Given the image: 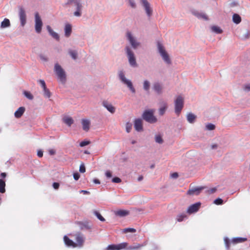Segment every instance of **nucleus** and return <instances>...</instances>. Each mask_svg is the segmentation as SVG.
<instances>
[{"label":"nucleus","mask_w":250,"mask_h":250,"mask_svg":"<svg viewBox=\"0 0 250 250\" xmlns=\"http://www.w3.org/2000/svg\"><path fill=\"white\" fill-rule=\"evenodd\" d=\"M69 54L71 56L72 59L75 60L77 59V53L76 51L72 50H69Z\"/></svg>","instance_id":"72a5a7b5"},{"label":"nucleus","mask_w":250,"mask_h":250,"mask_svg":"<svg viewBox=\"0 0 250 250\" xmlns=\"http://www.w3.org/2000/svg\"><path fill=\"white\" fill-rule=\"evenodd\" d=\"M55 71L58 78L62 83H65L66 81L65 73L61 65L56 63L55 65Z\"/></svg>","instance_id":"7ed1b4c3"},{"label":"nucleus","mask_w":250,"mask_h":250,"mask_svg":"<svg viewBox=\"0 0 250 250\" xmlns=\"http://www.w3.org/2000/svg\"><path fill=\"white\" fill-rule=\"evenodd\" d=\"M6 176V173L5 172H2L0 174V177L3 178H4Z\"/></svg>","instance_id":"0e129e2a"},{"label":"nucleus","mask_w":250,"mask_h":250,"mask_svg":"<svg viewBox=\"0 0 250 250\" xmlns=\"http://www.w3.org/2000/svg\"><path fill=\"white\" fill-rule=\"evenodd\" d=\"M153 89L158 94L162 93V86L159 83H155L153 85Z\"/></svg>","instance_id":"a878e982"},{"label":"nucleus","mask_w":250,"mask_h":250,"mask_svg":"<svg viewBox=\"0 0 250 250\" xmlns=\"http://www.w3.org/2000/svg\"><path fill=\"white\" fill-rule=\"evenodd\" d=\"M196 118V116L191 113L188 114L187 115V120L190 123H194Z\"/></svg>","instance_id":"bb28decb"},{"label":"nucleus","mask_w":250,"mask_h":250,"mask_svg":"<svg viewBox=\"0 0 250 250\" xmlns=\"http://www.w3.org/2000/svg\"><path fill=\"white\" fill-rule=\"evenodd\" d=\"M155 140L156 142L159 143V144H162L163 143V140L160 135H157L155 136Z\"/></svg>","instance_id":"c9c22d12"},{"label":"nucleus","mask_w":250,"mask_h":250,"mask_svg":"<svg viewBox=\"0 0 250 250\" xmlns=\"http://www.w3.org/2000/svg\"><path fill=\"white\" fill-rule=\"evenodd\" d=\"M79 171L81 173H84L85 171V167L83 164L81 165L80 167Z\"/></svg>","instance_id":"de8ad7c7"},{"label":"nucleus","mask_w":250,"mask_h":250,"mask_svg":"<svg viewBox=\"0 0 250 250\" xmlns=\"http://www.w3.org/2000/svg\"><path fill=\"white\" fill-rule=\"evenodd\" d=\"M216 190H217V188H211L208 189L207 191V193L208 194H212V193H214V192H215L216 191Z\"/></svg>","instance_id":"c03bdc74"},{"label":"nucleus","mask_w":250,"mask_h":250,"mask_svg":"<svg viewBox=\"0 0 250 250\" xmlns=\"http://www.w3.org/2000/svg\"><path fill=\"white\" fill-rule=\"evenodd\" d=\"M80 175L78 172L73 174V177L75 180H78L80 178Z\"/></svg>","instance_id":"864d4df0"},{"label":"nucleus","mask_w":250,"mask_h":250,"mask_svg":"<svg viewBox=\"0 0 250 250\" xmlns=\"http://www.w3.org/2000/svg\"><path fill=\"white\" fill-rule=\"evenodd\" d=\"M142 4L145 7V10L147 15L150 16L152 14V10L150 7L149 3L146 0H141Z\"/></svg>","instance_id":"4468645a"},{"label":"nucleus","mask_w":250,"mask_h":250,"mask_svg":"<svg viewBox=\"0 0 250 250\" xmlns=\"http://www.w3.org/2000/svg\"><path fill=\"white\" fill-rule=\"evenodd\" d=\"M167 108V104L165 102H163L161 104V106L159 108V112L160 115L164 114L166 109Z\"/></svg>","instance_id":"393cba45"},{"label":"nucleus","mask_w":250,"mask_h":250,"mask_svg":"<svg viewBox=\"0 0 250 250\" xmlns=\"http://www.w3.org/2000/svg\"><path fill=\"white\" fill-rule=\"evenodd\" d=\"M10 25V21L7 19H4V20L1 23V28L8 27Z\"/></svg>","instance_id":"c85d7f7f"},{"label":"nucleus","mask_w":250,"mask_h":250,"mask_svg":"<svg viewBox=\"0 0 250 250\" xmlns=\"http://www.w3.org/2000/svg\"><path fill=\"white\" fill-rule=\"evenodd\" d=\"M127 37L128 40H129L130 44H131L132 46L134 48H136L139 45V43L132 36V35L130 32H127Z\"/></svg>","instance_id":"f8f14e48"},{"label":"nucleus","mask_w":250,"mask_h":250,"mask_svg":"<svg viewBox=\"0 0 250 250\" xmlns=\"http://www.w3.org/2000/svg\"><path fill=\"white\" fill-rule=\"evenodd\" d=\"M131 128H132V125L131 124H129V123L126 124V130L127 132L129 133L130 131Z\"/></svg>","instance_id":"49530a36"},{"label":"nucleus","mask_w":250,"mask_h":250,"mask_svg":"<svg viewBox=\"0 0 250 250\" xmlns=\"http://www.w3.org/2000/svg\"><path fill=\"white\" fill-rule=\"evenodd\" d=\"M89 144H90L89 141H83V142H81V143L80 144V146L81 147H83L86 145H89Z\"/></svg>","instance_id":"8fccbe9b"},{"label":"nucleus","mask_w":250,"mask_h":250,"mask_svg":"<svg viewBox=\"0 0 250 250\" xmlns=\"http://www.w3.org/2000/svg\"><path fill=\"white\" fill-rule=\"evenodd\" d=\"M35 30L37 33H40L42 31V22L39 14L36 12L35 14Z\"/></svg>","instance_id":"423d86ee"},{"label":"nucleus","mask_w":250,"mask_h":250,"mask_svg":"<svg viewBox=\"0 0 250 250\" xmlns=\"http://www.w3.org/2000/svg\"><path fill=\"white\" fill-rule=\"evenodd\" d=\"M150 87V83L149 82L146 80L144 82V88L145 90L148 91Z\"/></svg>","instance_id":"58836bf2"},{"label":"nucleus","mask_w":250,"mask_h":250,"mask_svg":"<svg viewBox=\"0 0 250 250\" xmlns=\"http://www.w3.org/2000/svg\"><path fill=\"white\" fill-rule=\"evenodd\" d=\"M193 14L198 18H202L205 20H207V16L204 14L200 13L198 12H193Z\"/></svg>","instance_id":"473e14b6"},{"label":"nucleus","mask_w":250,"mask_h":250,"mask_svg":"<svg viewBox=\"0 0 250 250\" xmlns=\"http://www.w3.org/2000/svg\"><path fill=\"white\" fill-rule=\"evenodd\" d=\"M64 30L65 36L68 37L70 35L72 31V27L71 25L69 24H66L65 26Z\"/></svg>","instance_id":"b1692460"},{"label":"nucleus","mask_w":250,"mask_h":250,"mask_svg":"<svg viewBox=\"0 0 250 250\" xmlns=\"http://www.w3.org/2000/svg\"><path fill=\"white\" fill-rule=\"evenodd\" d=\"M37 155L39 157H42L43 156V152L41 150H39L38 151V153H37Z\"/></svg>","instance_id":"680f3d73"},{"label":"nucleus","mask_w":250,"mask_h":250,"mask_svg":"<svg viewBox=\"0 0 250 250\" xmlns=\"http://www.w3.org/2000/svg\"><path fill=\"white\" fill-rule=\"evenodd\" d=\"M136 231V230L133 228H125L123 229V232L124 233H128V232H132L134 233Z\"/></svg>","instance_id":"e433bc0d"},{"label":"nucleus","mask_w":250,"mask_h":250,"mask_svg":"<svg viewBox=\"0 0 250 250\" xmlns=\"http://www.w3.org/2000/svg\"><path fill=\"white\" fill-rule=\"evenodd\" d=\"M129 2L130 5L131 7L135 8L136 4L133 0H129Z\"/></svg>","instance_id":"5fc2aeb1"},{"label":"nucleus","mask_w":250,"mask_h":250,"mask_svg":"<svg viewBox=\"0 0 250 250\" xmlns=\"http://www.w3.org/2000/svg\"><path fill=\"white\" fill-rule=\"evenodd\" d=\"M75 236V240L76 242V244L77 247H82L85 241V238L84 235L81 232H77L74 235Z\"/></svg>","instance_id":"0eeeda50"},{"label":"nucleus","mask_w":250,"mask_h":250,"mask_svg":"<svg viewBox=\"0 0 250 250\" xmlns=\"http://www.w3.org/2000/svg\"><path fill=\"white\" fill-rule=\"evenodd\" d=\"M25 109L24 107H19L15 112L14 115L16 118H21L25 112Z\"/></svg>","instance_id":"a211bd4d"},{"label":"nucleus","mask_w":250,"mask_h":250,"mask_svg":"<svg viewBox=\"0 0 250 250\" xmlns=\"http://www.w3.org/2000/svg\"><path fill=\"white\" fill-rule=\"evenodd\" d=\"M105 175L107 178H111L112 177V173L110 171L107 170L105 172Z\"/></svg>","instance_id":"4d7b16f0"},{"label":"nucleus","mask_w":250,"mask_h":250,"mask_svg":"<svg viewBox=\"0 0 250 250\" xmlns=\"http://www.w3.org/2000/svg\"><path fill=\"white\" fill-rule=\"evenodd\" d=\"M232 19L233 22L236 24L239 23L241 21V18L240 16L237 14H234L233 15Z\"/></svg>","instance_id":"7c9ffc66"},{"label":"nucleus","mask_w":250,"mask_h":250,"mask_svg":"<svg viewBox=\"0 0 250 250\" xmlns=\"http://www.w3.org/2000/svg\"><path fill=\"white\" fill-rule=\"evenodd\" d=\"M39 82L41 84V85L43 89H45L46 87V84H45V82L43 80H40L39 81Z\"/></svg>","instance_id":"09e8293b"},{"label":"nucleus","mask_w":250,"mask_h":250,"mask_svg":"<svg viewBox=\"0 0 250 250\" xmlns=\"http://www.w3.org/2000/svg\"><path fill=\"white\" fill-rule=\"evenodd\" d=\"M201 206V203L200 202L196 203L191 206H190L187 212L189 214L195 213L199 210Z\"/></svg>","instance_id":"9b49d317"},{"label":"nucleus","mask_w":250,"mask_h":250,"mask_svg":"<svg viewBox=\"0 0 250 250\" xmlns=\"http://www.w3.org/2000/svg\"><path fill=\"white\" fill-rule=\"evenodd\" d=\"M250 37V32L249 31H247L246 33L244 36V39H248Z\"/></svg>","instance_id":"bf43d9fd"},{"label":"nucleus","mask_w":250,"mask_h":250,"mask_svg":"<svg viewBox=\"0 0 250 250\" xmlns=\"http://www.w3.org/2000/svg\"><path fill=\"white\" fill-rule=\"evenodd\" d=\"M213 203L217 205H222L223 200L221 198H217L214 201Z\"/></svg>","instance_id":"79ce46f5"},{"label":"nucleus","mask_w":250,"mask_h":250,"mask_svg":"<svg viewBox=\"0 0 250 250\" xmlns=\"http://www.w3.org/2000/svg\"><path fill=\"white\" fill-rule=\"evenodd\" d=\"M63 240L66 245L68 247H72L73 248L77 247V245L72 240L70 239L67 236H64Z\"/></svg>","instance_id":"f3484780"},{"label":"nucleus","mask_w":250,"mask_h":250,"mask_svg":"<svg viewBox=\"0 0 250 250\" xmlns=\"http://www.w3.org/2000/svg\"><path fill=\"white\" fill-rule=\"evenodd\" d=\"M145 246L144 244H136L133 246H130L128 247H127V249L128 250H140L142 247H143Z\"/></svg>","instance_id":"5701e85b"},{"label":"nucleus","mask_w":250,"mask_h":250,"mask_svg":"<svg viewBox=\"0 0 250 250\" xmlns=\"http://www.w3.org/2000/svg\"><path fill=\"white\" fill-rule=\"evenodd\" d=\"M154 111V109L146 110L143 114V119L146 122L151 124L156 122L157 119L153 115Z\"/></svg>","instance_id":"f03ea898"},{"label":"nucleus","mask_w":250,"mask_h":250,"mask_svg":"<svg viewBox=\"0 0 250 250\" xmlns=\"http://www.w3.org/2000/svg\"><path fill=\"white\" fill-rule=\"evenodd\" d=\"M247 240L246 238L237 237L234 238L232 240V242L234 244L239 243L245 242Z\"/></svg>","instance_id":"cd10ccee"},{"label":"nucleus","mask_w":250,"mask_h":250,"mask_svg":"<svg viewBox=\"0 0 250 250\" xmlns=\"http://www.w3.org/2000/svg\"><path fill=\"white\" fill-rule=\"evenodd\" d=\"M81 15H82L81 10H77V11L74 13V15L76 17H80L81 16Z\"/></svg>","instance_id":"603ef678"},{"label":"nucleus","mask_w":250,"mask_h":250,"mask_svg":"<svg viewBox=\"0 0 250 250\" xmlns=\"http://www.w3.org/2000/svg\"><path fill=\"white\" fill-rule=\"evenodd\" d=\"M5 182L1 179H0V193H3L5 192Z\"/></svg>","instance_id":"c756f323"},{"label":"nucleus","mask_w":250,"mask_h":250,"mask_svg":"<svg viewBox=\"0 0 250 250\" xmlns=\"http://www.w3.org/2000/svg\"><path fill=\"white\" fill-rule=\"evenodd\" d=\"M157 47L159 52L160 54V55L161 56L164 61L167 64H171V62L169 58V55L166 51L163 45L160 42H158L157 44Z\"/></svg>","instance_id":"f257e3e1"},{"label":"nucleus","mask_w":250,"mask_h":250,"mask_svg":"<svg viewBox=\"0 0 250 250\" xmlns=\"http://www.w3.org/2000/svg\"><path fill=\"white\" fill-rule=\"evenodd\" d=\"M76 1H78L77 0H68V1H67V4H71L72 3H74L75 4V2Z\"/></svg>","instance_id":"052dcab7"},{"label":"nucleus","mask_w":250,"mask_h":250,"mask_svg":"<svg viewBox=\"0 0 250 250\" xmlns=\"http://www.w3.org/2000/svg\"><path fill=\"white\" fill-rule=\"evenodd\" d=\"M171 176L173 178H177L178 177V174L177 173L174 172V173L172 174Z\"/></svg>","instance_id":"e2e57ef3"},{"label":"nucleus","mask_w":250,"mask_h":250,"mask_svg":"<svg viewBox=\"0 0 250 250\" xmlns=\"http://www.w3.org/2000/svg\"><path fill=\"white\" fill-rule=\"evenodd\" d=\"M40 58L42 60H43L44 61H47V59L45 57H44L43 55H41L40 56Z\"/></svg>","instance_id":"774afa93"},{"label":"nucleus","mask_w":250,"mask_h":250,"mask_svg":"<svg viewBox=\"0 0 250 250\" xmlns=\"http://www.w3.org/2000/svg\"><path fill=\"white\" fill-rule=\"evenodd\" d=\"M204 188H205L204 187H201L189 189L187 191V194L189 195H193L194 194L198 195L201 192V190Z\"/></svg>","instance_id":"ddd939ff"},{"label":"nucleus","mask_w":250,"mask_h":250,"mask_svg":"<svg viewBox=\"0 0 250 250\" xmlns=\"http://www.w3.org/2000/svg\"><path fill=\"white\" fill-rule=\"evenodd\" d=\"M184 106V99L179 96L175 101V112L179 116Z\"/></svg>","instance_id":"20e7f679"},{"label":"nucleus","mask_w":250,"mask_h":250,"mask_svg":"<svg viewBox=\"0 0 250 250\" xmlns=\"http://www.w3.org/2000/svg\"><path fill=\"white\" fill-rule=\"evenodd\" d=\"M43 94L44 96L47 98H50L51 97V93L48 89L46 87L45 89H43Z\"/></svg>","instance_id":"4c0bfd02"},{"label":"nucleus","mask_w":250,"mask_h":250,"mask_svg":"<svg viewBox=\"0 0 250 250\" xmlns=\"http://www.w3.org/2000/svg\"><path fill=\"white\" fill-rule=\"evenodd\" d=\"M206 128L208 130H212L215 128V125L211 124H208L206 125Z\"/></svg>","instance_id":"a18cd8bd"},{"label":"nucleus","mask_w":250,"mask_h":250,"mask_svg":"<svg viewBox=\"0 0 250 250\" xmlns=\"http://www.w3.org/2000/svg\"><path fill=\"white\" fill-rule=\"evenodd\" d=\"M82 124L83 129L85 131H88L89 129L90 122L89 120L82 119Z\"/></svg>","instance_id":"6ab92c4d"},{"label":"nucleus","mask_w":250,"mask_h":250,"mask_svg":"<svg viewBox=\"0 0 250 250\" xmlns=\"http://www.w3.org/2000/svg\"><path fill=\"white\" fill-rule=\"evenodd\" d=\"M128 243L123 242L117 245H110L106 248V250H121L127 248Z\"/></svg>","instance_id":"6e6552de"},{"label":"nucleus","mask_w":250,"mask_h":250,"mask_svg":"<svg viewBox=\"0 0 250 250\" xmlns=\"http://www.w3.org/2000/svg\"><path fill=\"white\" fill-rule=\"evenodd\" d=\"M23 94L24 96L28 99L32 100L33 99V96L30 92L25 91H24Z\"/></svg>","instance_id":"a19ab883"},{"label":"nucleus","mask_w":250,"mask_h":250,"mask_svg":"<svg viewBox=\"0 0 250 250\" xmlns=\"http://www.w3.org/2000/svg\"><path fill=\"white\" fill-rule=\"evenodd\" d=\"M95 215L101 221L104 222L105 221L104 218L101 215V214L97 211H94Z\"/></svg>","instance_id":"ea45409f"},{"label":"nucleus","mask_w":250,"mask_h":250,"mask_svg":"<svg viewBox=\"0 0 250 250\" xmlns=\"http://www.w3.org/2000/svg\"><path fill=\"white\" fill-rule=\"evenodd\" d=\"M187 217V215L185 213H182L177 216L176 220L178 222L182 221L185 218Z\"/></svg>","instance_id":"2f4dec72"},{"label":"nucleus","mask_w":250,"mask_h":250,"mask_svg":"<svg viewBox=\"0 0 250 250\" xmlns=\"http://www.w3.org/2000/svg\"><path fill=\"white\" fill-rule=\"evenodd\" d=\"M245 89L248 91H250V85H247L245 86Z\"/></svg>","instance_id":"338daca9"},{"label":"nucleus","mask_w":250,"mask_h":250,"mask_svg":"<svg viewBox=\"0 0 250 250\" xmlns=\"http://www.w3.org/2000/svg\"><path fill=\"white\" fill-rule=\"evenodd\" d=\"M119 77L121 81L125 84L127 85L128 88L130 90V91L133 93H135V89L134 88L132 82L127 79H126L124 72L123 71H120L119 74Z\"/></svg>","instance_id":"39448f33"},{"label":"nucleus","mask_w":250,"mask_h":250,"mask_svg":"<svg viewBox=\"0 0 250 250\" xmlns=\"http://www.w3.org/2000/svg\"><path fill=\"white\" fill-rule=\"evenodd\" d=\"M93 182L95 183V184H100V181L97 179H95L93 180Z\"/></svg>","instance_id":"69168bd1"},{"label":"nucleus","mask_w":250,"mask_h":250,"mask_svg":"<svg viewBox=\"0 0 250 250\" xmlns=\"http://www.w3.org/2000/svg\"><path fill=\"white\" fill-rule=\"evenodd\" d=\"M212 30L216 33H221L222 32V30L218 26H213L211 27Z\"/></svg>","instance_id":"f704fd0d"},{"label":"nucleus","mask_w":250,"mask_h":250,"mask_svg":"<svg viewBox=\"0 0 250 250\" xmlns=\"http://www.w3.org/2000/svg\"><path fill=\"white\" fill-rule=\"evenodd\" d=\"M62 121L69 126H70L74 123V120L72 118L67 116L63 117Z\"/></svg>","instance_id":"aec40b11"},{"label":"nucleus","mask_w":250,"mask_h":250,"mask_svg":"<svg viewBox=\"0 0 250 250\" xmlns=\"http://www.w3.org/2000/svg\"><path fill=\"white\" fill-rule=\"evenodd\" d=\"M126 50L130 64L134 67L136 66L137 63L136 62V59L133 52L128 47H126Z\"/></svg>","instance_id":"1a4fd4ad"},{"label":"nucleus","mask_w":250,"mask_h":250,"mask_svg":"<svg viewBox=\"0 0 250 250\" xmlns=\"http://www.w3.org/2000/svg\"><path fill=\"white\" fill-rule=\"evenodd\" d=\"M60 187V184L59 183H56V182H54L53 184V187L55 189H57L59 188Z\"/></svg>","instance_id":"6e6d98bb"},{"label":"nucleus","mask_w":250,"mask_h":250,"mask_svg":"<svg viewBox=\"0 0 250 250\" xmlns=\"http://www.w3.org/2000/svg\"><path fill=\"white\" fill-rule=\"evenodd\" d=\"M129 211L126 210L120 209L115 212V214L117 216L123 217L128 215Z\"/></svg>","instance_id":"4be33fe9"},{"label":"nucleus","mask_w":250,"mask_h":250,"mask_svg":"<svg viewBox=\"0 0 250 250\" xmlns=\"http://www.w3.org/2000/svg\"><path fill=\"white\" fill-rule=\"evenodd\" d=\"M46 28H47V29L48 31V32L49 33L50 35L53 38L57 40H59V35L57 33L54 32L53 30L52 29L51 27L49 25H47Z\"/></svg>","instance_id":"412c9836"},{"label":"nucleus","mask_w":250,"mask_h":250,"mask_svg":"<svg viewBox=\"0 0 250 250\" xmlns=\"http://www.w3.org/2000/svg\"><path fill=\"white\" fill-rule=\"evenodd\" d=\"M19 14L21 25L22 26H23L25 25L26 21V16L25 14V11L23 7H20Z\"/></svg>","instance_id":"9d476101"},{"label":"nucleus","mask_w":250,"mask_h":250,"mask_svg":"<svg viewBox=\"0 0 250 250\" xmlns=\"http://www.w3.org/2000/svg\"><path fill=\"white\" fill-rule=\"evenodd\" d=\"M225 244H226V247H227V249H229V243H230L228 239L226 238V239H225Z\"/></svg>","instance_id":"13d9d810"},{"label":"nucleus","mask_w":250,"mask_h":250,"mask_svg":"<svg viewBox=\"0 0 250 250\" xmlns=\"http://www.w3.org/2000/svg\"><path fill=\"white\" fill-rule=\"evenodd\" d=\"M112 181L114 183H119L121 182V180L118 177H114L112 179Z\"/></svg>","instance_id":"3c124183"},{"label":"nucleus","mask_w":250,"mask_h":250,"mask_svg":"<svg viewBox=\"0 0 250 250\" xmlns=\"http://www.w3.org/2000/svg\"><path fill=\"white\" fill-rule=\"evenodd\" d=\"M103 106L105 107L108 111L111 113H114L115 111V107L110 104L108 103L107 101H104L103 102Z\"/></svg>","instance_id":"dca6fc26"},{"label":"nucleus","mask_w":250,"mask_h":250,"mask_svg":"<svg viewBox=\"0 0 250 250\" xmlns=\"http://www.w3.org/2000/svg\"><path fill=\"white\" fill-rule=\"evenodd\" d=\"M134 128L137 131L143 130L142 121L140 119H136L134 121Z\"/></svg>","instance_id":"2eb2a0df"},{"label":"nucleus","mask_w":250,"mask_h":250,"mask_svg":"<svg viewBox=\"0 0 250 250\" xmlns=\"http://www.w3.org/2000/svg\"><path fill=\"white\" fill-rule=\"evenodd\" d=\"M75 5L77 6V10H81L82 8V5L80 1H76L75 2Z\"/></svg>","instance_id":"37998d69"}]
</instances>
